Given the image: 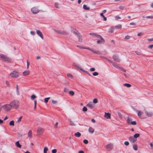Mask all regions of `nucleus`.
Returning <instances> with one entry per match:
<instances>
[{"label": "nucleus", "instance_id": "1", "mask_svg": "<svg viewBox=\"0 0 153 153\" xmlns=\"http://www.w3.org/2000/svg\"><path fill=\"white\" fill-rule=\"evenodd\" d=\"M10 105H11L12 108L13 107L17 108L19 106V102L17 100H14L10 102Z\"/></svg>", "mask_w": 153, "mask_h": 153}, {"label": "nucleus", "instance_id": "2", "mask_svg": "<svg viewBox=\"0 0 153 153\" xmlns=\"http://www.w3.org/2000/svg\"><path fill=\"white\" fill-rule=\"evenodd\" d=\"M0 58H2L4 61L9 62L11 61V59L9 58L3 54H0Z\"/></svg>", "mask_w": 153, "mask_h": 153}, {"label": "nucleus", "instance_id": "3", "mask_svg": "<svg viewBox=\"0 0 153 153\" xmlns=\"http://www.w3.org/2000/svg\"><path fill=\"white\" fill-rule=\"evenodd\" d=\"M9 75L12 78H16L19 76V74L16 71H13L10 73Z\"/></svg>", "mask_w": 153, "mask_h": 153}, {"label": "nucleus", "instance_id": "4", "mask_svg": "<svg viewBox=\"0 0 153 153\" xmlns=\"http://www.w3.org/2000/svg\"><path fill=\"white\" fill-rule=\"evenodd\" d=\"M31 10L32 12L34 14H37L41 11L38 7H32L31 9Z\"/></svg>", "mask_w": 153, "mask_h": 153}, {"label": "nucleus", "instance_id": "5", "mask_svg": "<svg viewBox=\"0 0 153 153\" xmlns=\"http://www.w3.org/2000/svg\"><path fill=\"white\" fill-rule=\"evenodd\" d=\"M105 147L108 151H110L113 149V145L112 143H109L106 145Z\"/></svg>", "mask_w": 153, "mask_h": 153}, {"label": "nucleus", "instance_id": "6", "mask_svg": "<svg viewBox=\"0 0 153 153\" xmlns=\"http://www.w3.org/2000/svg\"><path fill=\"white\" fill-rule=\"evenodd\" d=\"M11 105L10 104H6L3 105L2 107L3 108V109L6 111H9L11 110L12 108Z\"/></svg>", "mask_w": 153, "mask_h": 153}, {"label": "nucleus", "instance_id": "7", "mask_svg": "<svg viewBox=\"0 0 153 153\" xmlns=\"http://www.w3.org/2000/svg\"><path fill=\"white\" fill-rule=\"evenodd\" d=\"M111 64L114 67L117 68L122 70L124 72L126 71L125 70H124L122 67L120 66L119 65H118L117 64L115 63L114 62H111Z\"/></svg>", "mask_w": 153, "mask_h": 153}, {"label": "nucleus", "instance_id": "8", "mask_svg": "<svg viewBox=\"0 0 153 153\" xmlns=\"http://www.w3.org/2000/svg\"><path fill=\"white\" fill-rule=\"evenodd\" d=\"M81 48H84V49H86L89 50H90V51H91L93 53H96V54H99L100 53V52L99 51H96V50H94V49H91L89 47H85V48L81 47Z\"/></svg>", "mask_w": 153, "mask_h": 153}, {"label": "nucleus", "instance_id": "9", "mask_svg": "<svg viewBox=\"0 0 153 153\" xmlns=\"http://www.w3.org/2000/svg\"><path fill=\"white\" fill-rule=\"evenodd\" d=\"M81 48H84V49H86L89 50H90V51H91L93 53H96V54H99L100 53V52L99 51H96V50H94V49H91L89 47H85V48L81 47Z\"/></svg>", "mask_w": 153, "mask_h": 153}, {"label": "nucleus", "instance_id": "10", "mask_svg": "<svg viewBox=\"0 0 153 153\" xmlns=\"http://www.w3.org/2000/svg\"><path fill=\"white\" fill-rule=\"evenodd\" d=\"M36 34L37 35L40 37V38L42 39L43 40L44 38L43 34L42 32L39 30H36Z\"/></svg>", "mask_w": 153, "mask_h": 153}, {"label": "nucleus", "instance_id": "11", "mask_svg": "<svg viewBox=\"0 0 153 153\" xmlns=\"http://www.w3.org/2000/svg\"><path fill=\"white\" fill-rule=\"evenodd\" d=\"M113 59L114 60L117 62H119L120 61V59L118 55H114L113 56Z\"/></svg>", "mask_w": 153, "mask_h": 153}, {"label": "nucleus", "instance_id": "12", "mask_svg": "<svg viewBox=\"0 0 153 153\" xmlns=\"http://www.w3.org/2000/svg\"><path fill=\"white\" fill-rule=\"evenodd\" d=\"M129 139L130 142L132 143H134L137 140V139H135L133 136L130 137L129 138Z\"/></svg>", "mask_w": 153, "mask_h": 153}, {"label": "nucleus", "instance_id": "13", "mask_svg": "<svg viewBox=\"0 0 153 153\" xmlns=\"http://www.w3.org/2000/svg\"><path fill=\"white\" fill-rule=\"evenodd\" d=\"M43 131V129L42 128L38 127L37 130V133L39 134H42Z\"/></svg>", "mask_w": 153, "mask_h": 153}, {"label": "nucleus", "instance_id": "14", "mask_svg": "<svg viewBox=\"0 0 153 153\" xmlns=\"http://www.w3.org/2000/svg\"><path fill=\"white\" fill-rule=\"evenodd\" d=\"M134 110L137 113L138 116L140 117L143 114V112L137 109H135Z\"/></svg>", "mask_w": 153, "mask_h": 153}, {"label": "nucleus", "instance_id": "15", "mask_svg": "<svg viewBox=\"0 0 153 153\" xmlns=\"http://www.w3.org/2000/svg\"><path fill=\"white\" fill-rule=\"evenodd\" d=\"M78 38V41L79 42H81L82 41V37L81 35L79 33L76 36Z\"/></svg>", "mask_w": 153, "mask_h": 153}, {"label": "nucleus", "instance_id": "16", "mask_svg": "<svg viewBox=\"0 0 153 153\" xmlns=\"http://www.w3.org/2000/svg\"><path fill=\"white\" fill-rule=\"evenodd\" d=\"M145 113L147 116L148 117H151L153 115V114L152 112L148 111L146 110L145 111Z\"/></svg>", "mask_w": 153, "mask_h": 153}, {"label": "nucleus", "instance_id": "17", "mask_svg": "<svg viewBox=\"0 0 153 153\" xmlns=\"http://www.w3.org/2000/svg\"><path fill=\"white\" fill-rule=\"evenodd\" d=\"M59 34L65 35L67 34V32L64 30H59Z\"/></svg>", "mask_w": 153, "mask_h": 153}, {"label": "nucleus", "instance_id": "18", "mask_svg": "<svg viewBox=\"0 0 153 153\" xmlns=\"http://www.w3.org/2000/svg\"><path fill=\"white\" fill-rule=\"evenodd\" d=\"M132 119L131 117L130 116H128L127 119V122L128 124H130L131 122H132Z\"/></svg>", "mask_w": 153, "mask_h": 153}, {"label": "nucleus", "instance_id": "19", "mask_svg": "<svg viewBox=\"0 0 153 153\" xmlns=\"http://www.w3.org/2000/svg\"><path fill=\"white\" fill-rule=\"evenodd\" d=\"M111 117L110 114L108 113H105V117L107 119L110 118Z\"/></svg>", "mask_w": 153, "mask_h": 153}, {"label": "nucleus", "instance_id": "20", "mask_svg": "<svg viewBox=\"0 0 153 153\" xmlns=\"http://www.w3.org/2000/svg\"><path fill=\"white\" fill-rule=\"evenodd\" d=\"M88 131L89 133H91V134H93L94 132V130L92 128L90 127L89 128Z\"/></svg>", "mask_w": 153, "mask_h": 153}, {"label": "nucleus", "instance_id": "21", "mask_svg": "<svg viewBox=\"0 0 153 153\" xmlns=\"http://www.w3.org/2000/svg\"><path fill=\"white\" fill-rule=\"evenodd\" d=\"M30 74V71H25L23 72L22 74L23 76H25L29 75Z\"/></svg>", "mask_w": 153, "mask_h": 153}, {"label": "nucleus", "instance_id": "22", "mask_svg": "<svg viewBox=\"0 0 153 153\" xmlns=\"http://www.w3.org/2000/svg\"><path fill=\"white\" fill-rule=\"evenodd\" d=\"M86 106L90 108H93L94 107V105L91 103H89L86 105Z\"/></svg>", "mask_w": 153, "mask_h": 153}, {"label": "nucleus", "instance_id": "23", "mask_svg": "<svg viewBox=\"0 0 153 153\" xmlns=\"http://www.w3.org/2000/svg\"><path fill=\"white\" fill-rule=\"evenodd\" d=\"M54 6L55 7L57 8H60V4L57 2L55 3Z\"/></svg>", "mask_w": 153, "mask_h": 153}, {"label": "nucleus", "instance_id": "24", "mask_svg": "<svg viewBox=\"0 0 153 153\" xmlns=\"http://www.w3.org/2000/svg\"><path fill=\"white\" fill-rule=\"evenodd\" d=\"M90 35L92 36L93 37H95L97 38H98V36H100V35H98L96 33H90Z\"/></svg>", "mask_w": 153, "mask_h": 153}, {"label": "nucleus", "instance_id": "25", "mask_svg": "<svg viewBox=\"0 0 153 153\" xmlns=\"http://www.w3.org/2000/svg\"><path fill=\"white\" fill-rule=\"evenodd\" d=\"M71 32L74 33L75 34L76 36L77 34L79 33H78V31L75 29L74 28L73 29Z\"/></svg>", "mask_w": 153, "mask_h": 153}, {"label": "nucleus", "instance_id": "26", "mask_svg": "<svg viewBox=\"0 0 153 153\" xmlns=\"http://www.w3.org/2000/svg\"><path fill=\"white\" fill-rule=\"evenodd\" d=\"M22 117V116L20 117L18 120L16 122V123L17 124H19L21 121Z\"/></svg>", "mask_w": 153, "mask_h": 153}, {"label": "nucleus", "instance_id": "27", "mask_svg": "<svg viewBox=\"0 0 153 153\" xmlns=\"http://www.w3.org/2000/svg\"><path fill=\"white\" fill-rule=\"evenodd\" d=\"M32 131L31 130H30L28 133V137L30 138L32 137Z\"/></svg>", "mask_w": 153, "mask_h": 153}, {"label": "nucleus", "instance_id": "28", "mask_svg": "<svg viewBox=\"0 0 153 153\" xmlns=\"http://www.w3.org/2000/svg\"><path fill=\"white\" fill-rule=\"evenodd\" d=\"M74 135L76 137H78L80 136L81 134L80 132H78L75 133L74 134Z\"/></svg>", "mask_w": 153, "mask_h": 153}, {"label": "nucleus", "instance_id": "29", "mask_svg": "<svg viewBox=\"0 0 153 153\" xmlns=\"http://www.w3.org/2000/svg\"><path fill=\"white\" fill-rule=\"evenodd\" d=\"M83 8L85 10H89L90 9V7L87 6L86 5L84 4L83 6Z\"/></svg>", "mask_w": 153, "mask_h": 153}, {"label": "nucleus", "instance_id": "30", "mask_svg": "<svg viewBox=\"0 0 153 153\" xmlns=\"http://www.w3.org/2000/svg\"><path fill=\"white\" fill-rule=\"evenodd\" d=\"M98 36V38L100 39L101 40L100 41L101 43H103L104 42V39L101 37V36L100 35L99 36Z\"/></svg>", "mask_w": 153, "mask_h": 153}, {"label": "nucleus", "instance_id": "31", "mask_svg": "<svg viewBox=\"0 0 153 153\" xmlns=\"http://www.w3.org/2000/svg\"><path fill=\"white\" fill-rule=\"evenodd\" d=\"M16 145L19 148H21V145L19 144V141H17L16 143Z\"/></svg>", "mask_w": 153, "mask_h": 153}, {"label": "nucleus", "instance_id": "32", "mask_svg": "<svg viewBox=\"0 0 153 153\" xmlns=\"http://www.w3.org/2000/svg\"><path fill=\"white\" fill-rule=\"evenodd\" d=\"M123 85L124 86H126L128 88H129L131 86L130 84L128 83L124 84H123Z\"/></svg>", "mask_w": 153, "mask_h": 153}, {"label": "nucleus", "instance_id": "33", "mask_svg": "<svg viewBox=\"0 0 153 153\" xmlns=\"http://www.w3.org/2000/svg\"><path fill=\"white\" fill-rule=\"evenodd\" d=\"M48 150V149L47 147H45L43 150L44 153H47V152Z\"/></svg>", "mask_w": 153, "mask_h": 153}, {"label": "nucleus", "instance_id": "34", "mask_svg": "<svg viewBox=\"0 0 153 153\" xmlns=\"http://www.w3.org/2000/svg\"><path fill=\"white\" fill-rule=\"evenodd\" d=\"M133 148L136 151L137 150L138 148L137 146L135 144H134V145H133Z\"/></svg>", "mask_w": 153, "mask_h": 153}, {"label": "nucleus", "instance_id": "35", "mask_svg": "<svg viewBox=\"0 0 153 153\" xmlns=\"http://www.w3.org/2000/svg\"><path fill=\"white\" fill-rule=\"evenodd\" d=\"M139 136H140V134L138 133H136V134H135L134 135V137L135 139H136L137 138L139 137Z\"/></svg>", "mask_w": 153, "mask_h": 153}, {"label": "nucleus", "instance_id": "36", "mask_svg": "<svg viewBox=\"0 0 153 153\" xmlns=\"http://www.w3.org/2000/svg\"><path fill=\"white\" fill-rule=\"evenodd\" d=\"M114 30V28L112 27H110L109 29V32L111 33H112L113 32Z\"/></svg>", "mask_w": 153, "mask_h": 153}, {"label": "nucleus", "instance_id": "37", "mask_svg": "<svg viewBox=\"0 0 153 153\" xmlns=\"http://www.w3.org/2000/svg\"><path fill=\"white\" fill-rule=\"evenodd\" d=\"M100 15L102 16V17H103V19H104V21H106L107 20V18L106 17H105L104 16V15H103V13H100Z\"/></svg>", "mask_w": 153, "mask_h": 153}, {"label": "nucleus", "instance_id": "38", "mask_svg": "<svg viewBox=\"0 0 153 153\" xmlns=\"http://www.w3.org/2000/svg\"><path fill=\"white\" fill-rule=\"evenodd\" d=\"M70 124L71 126H75L76 125L74 124V123L71 120H70Z\"/></svg>", "mask_w": 153, "mask_h": 153}, {"label": "nucleus", "instance_id": "39", "mask_svg": "<svg viewBox=\"0 0 153 153\" xmlns=\"http://www.w3.org/2000/svg\"><path fill=\"white\" fill-rule=\"evenodd\" d=\"M50 97L46 98L44 99V102L45 103H46L48 102V100L50 99Z\"/></svg>", "mask_w": 153, "mask_h": 153}, {"label": "nucleus", "instance_id": "40", "mask_svg": "<svg viewBox=\"0 0 153 153\" xmlns=\"http://www.w3.org/2000/svg\"><path fill=\"white\" fill-rule=\"evenodd\" d=\"M9 125L10 126H14V122L12 120L9 123Z\"/></svg>", "mask_w": 153, "mask_h": 153}, {"label": "nucleus", "instance_id": "41", "mask_svg": "<svg viewBox=\"0 0 153 153\" xmlns=\"http://www.w3.org/2000/svg\"><path fill=\"white\" fill-rule=\"evenodd\" d=\"M69 94L70 95H71L72 96H73L74 95V91H70L69 92Z\"/></svg>", "mask_w": 153, "mask_h": 153}, {"label": "nucleus", "instance_id": "42", "mask_svg": "<svg viewBox=\"0 0 153 153\" xmlns=\"http://www.w3.org/2000/svg\"><path fill=\"white\" fill-rule=\"evenodd\" d=\"M122 26L120 25H119L115 26V27L117 28H121Z\"/></svg>", "mask_w": 153, "mask_h": 153}, {"label": "nucleus", "instance_id": "43", "mask_svg": "<svg viewBox=\"0 0 153 153\" xmlns=\"http://www.w3.org/2000/svg\"><path fill=\"white\" fill-rule=\"evenodd\" d=\"M36 97V96L34 94L32 95L31 97V99L32 100H33Z\"/></svg>", "mask_w": 153, "mask_h": 153}, {"label": "nucleus", "instance_id": "44", "mask_svg": "<svg viewBox=\"0 0 153 153\" xmlns=\"http://www.w3.org/2000/svg\"><path fill=\"white\" fill-rule=\"evenodd\" d=\"M93 102L94 103H97L98 102L97 100V99H94L93 100Z\"/></svg>", "mask_w": 153, "mask_h": 153}, {"label": "nucleus", "instance_id": "45", "mask_svg": "<svg viewBox=\"0 0 153 153\" xmlns=\"http://www.w3.org/2000/svg\"><path fill=\"white\" fill-rule=\"evenodd\" d=\"M67 76L68 77L71 78H72L73 77L72 75L70 74H68Z\"/></svg>", "mask_w": 153, "mask_h": 153}, {"label": "nucleus", "instance_id": "46", "mask_svg": "<svg viewBox=\"0 0 153 153\" xmlns=\"http://www.w3.org/2000/svg\"><path fill=\"white\" fill-rule=\"evenodd\" d=\"M130 124H131L133 125H135L136 124V123L135 121H132Z\"/></svg>", "mask_w": 153, "mask_h": 153}, {"label": "nucleus", "instance_id": "47", "mask_svg": "<svg viewBox=\"0 0 153 153\" xmlns=\"http://www.w3.org/2000/svg\"><path fill=\"white\" fill-rule=\"evenodd\" d=\"M5 83H6V85H7V86L8 87H10V83H9V82L8 81H5Z\"/></svg>", "mask_w": 153, "mask_h": 153}, {"label": "nucleus", "instance_id": "48", "mask_svg": "<svg viewBox=\"0 0 153 153\" xmlns=\"http://www.w3.org/2000/svg\"><path fill=\"white\" fill-rule=\"evenodd\" d=\"M68 89L66 88H64V91L65 92H68Z\"/></svg>", "mask_w": 153, "mask_h": 153}, {"label": "nucleus", "instance_id": "49", "mask_svg": "<svg viewBox=\"0 0 153 153\" xmlns=\"http://www.w3.org/2000/svg\"><path fill=\"white\" fill-rule=\"evenodd\" d=\"M87 108L86 107L84 106L82 109V111H87Z\"/></svg>", "mask_w": 153, "mask_h": 153}, {"label": "nucleus", "instance_id": "50", "mask_svg": "<svg viewBox=\"0 0 153 153\" xmlns=\"http://www.w3.org/2000/svg\"><path fill=\"white\" fill-rule=\"evenodd\" d=\"M30 34L31 35L33 36H34L35 34V32L34 31H30Z\"/></svg>", "mask_w": 153, "mask_h": 153}, {"label": "nucleus", "instance_id": "51", "mask_svg": "<svg viewBox=\"0 0 153 153\" xmlns=\"http://www.w3.org/2000/svg\"><path fill=\"white\" fill-rule=\"evenodd\" d=\"M98 73L97 72H95L93 74V75L94 76H97L98 75Z\"/></svg>", "mask_w": 153, "mask_h": 153}, {"label": "nucleus", "instance_id": "52", "mask_svg": "<svg viewBox=\"0 0 153 153\" xmlns=\"http://www.w3.org/2000/svg\"><path fill=\"white\" fill-rule=\"evenodd\" d=\"M53 30L55 32H56V33L59 34V30H56V29H55L54 28H53Z\"/></svg>", "mask_w": 153, "mask_h": 153}, {"label": "nucleus", "instance_id": "53", "mask_svg": "<svg viewBox=\"0 0 153 153\" xmlns=\"http://www.w3.org/2000/svg\"><path fill=\"white\" fill-rule=\"evenodd\" d=\"M57 152V150L54 149L52 150V153H56Z\"/></svg>", "mask_w": 153, "mask_h": 153}, {"label": "nucleus", "instance_id": "54", "mask_svg": "<svg viewBox=\"0 0 153 153\" xmlns=\"http://www.w3.org/2000/svg\"><path fill=\"white\" fill-rule=\"evenodd\" d=\"M83 143L85 144H87L88 143V141L86 140H83Z\"/></svg>", "mask_w": 153, "mask_h": 153}, {"label": "nucleus", "instance_id": "55", "mask_svg": "<svg viewBox=\"0 0 153 153\" xmlns=\"http://www.w3.org/2000/svg\"><path fill=\"white\" fill-rule=\"evenodd\" d=\"M149 145L151 146V149H153V143H150Z\"/></svg>", "mask_w": 153, "mask_h": 153}, {"label": "nucleus", "instance_id": "56", "mask_svg": "<svg viewBox=\"0 0 153 153\" xmlns=\"http://www.w3.org/2000/svg\"><path fill=\"white\" fill-rule=\"evenodd\" d=\"M119 8L121 10H123L124 9V7L123 6H120L119 7Z\"/></svg>", "mask_w": 153, "mask_h": 153}, {"label": "nucleus", "instance_id": "57", "mask_svg": "<svg viewBox=\"0 0 153 153\" xmlns=\"http://www.w3.org/2000/svg\"><path fill=\"white\" fill-rule=\"evenodd\" d=\"M146 18L153 19V16H146Z\"/></svg>", "mask_w": 153, "mask_h": 153}, {"label": "nucleus", "instance_id": "58", "mask_svg": "<svg viewBox=\"0 0 153 153\" xmlns=\"http://www.w3.org/2000/svg\"><path fill=\"white\" fill-rule=\"evenodd\" d=\"M95 70V69L94 68H91L90 69V71H94Z\"/></svg>", "mask_w": 153, "mask_h": 153}, {"label": "nucleus", "instance_id": "59", "mask_svg": "<svg viewBox=\"0 0 153 153\" xmlns=\"http://www.w3.org/2000/svg\"><path fill=\"white\" fill-rule=\"evenodd\" d=\"M124 144L126 146H128L129 144V143L128 141H125L124 142Z\"/></svg>", "mask_w": 153, "mask_h": 153}, {"label": "nucleus", "instance_id": "60", "mask_svg": "<svg viewBox=\"0 0 153 153\" xmlns=\"http://www.w3.org/2000/svg\"><path fill=\"white\" fill-rule=\"evenodd\" d=\"M130 37L128 36H126L125 37V39H129L130 38Z\"/></svg>", "mask_w": 153, "mask_h": 153}, {"label": "nucleus", "instance_id": "61", "mask_svg": "<svg viewBox=\"0 0 153 153\" xmlns=\"http://www.w3.org/2000/svg\"><path fill=\"white\" fill-rule=\"evenodd\" d=\"M52 102L54 104H56L57 103V101L54 100H52Z\"/></svg>", "mask_w": 153, "mask_h": 153}, {"label": "nucleus", "instance_id": "62", "mask_svg": "<svg viewBox=\"0 0 153 153\" xmlns=\"http://www.w3.org/2000/svg\"><path fill=\"white\" fill-rule=\"evenodd\" d=\"M147 40L149 42L153 41V38L148 39Z\"/></svg>", "mask_w": 153, "mask_h": 153}, {"label": "nucleus", "instance_id": "63", "mask_svg": "<svg viewBox=\"0 0 153 153\" xmlns=\"http://www.w3.org/2000/svg\"><path fill=\"white\" fill-rule=\"evenodd\" d=\"M153 47V45H150L148 46V48L150 49H152Z\"/></svg>", "mask_w": 153, "mask_h": 153}, {"label": "nucleus", "instance_id": "64", "mask_svg": "<svg viewBox=\"0 0 153 153\" xmlns=\"http://www.w3.org/2000/svg\"><path fill=\"white\" fill-rule=\"evenodd\" d=\"M65 84H67V85H69V82L68 81H67L66 80H65Z\"/></svg>", "mask_w": 153, "mask_h": 153}]
</instances>
